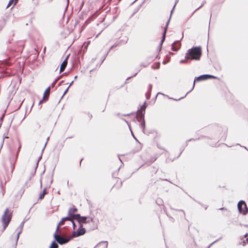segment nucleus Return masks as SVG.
Returning <instances> with one entry per match:
<instances>
[{
    "label": "nucleus",
    "mask_w": 248,
    "mask_h": 248,
    "mask_svg": "<svg viewBox=\"0 0 248 248\" xmlns=\"http://www.w3.org/2000/svg\"><path fill=\"white\" fill-rule=\"evenodd\" d=\"M147 107V104L146 102L145 101L143 105L140 106V109L138 108V110L136 112H133L128 114H123V116H128L135 113H138L136 114L135 117L137 121L140 123V128L142 129V132L145 134H147L145 131L146 124L144 119L145 109Z\"/></svg>",
    "instance_id": "1"
},
{
    "label": "nucleus",
    "mask_w": 248,
    "mask_h": 248,
    "mask_svg": "<svg viewBox=\"0 0 248 248\" xmlns=\"http://www.w3.org/2000/svg\"><path fill=\"white\" fill-rule=\"evenodd\" d=\"M202 55V50L201 46H193L187 51L185 58L190 61L193 60L199 61L200 60Z\"/></svg>",
    "instance_id": "2"
},
{
    "label": "nucleus",
    "mask_w": 248,
    "mask_h": 248,
    "mask_svg": "<svg viewBox=\"0 0 248 248\" xmlns=\"http://www.w3.org/2000/svg\"><path fill=\"white\" fill-rule=\"evenodd\" d=\"M209 79H218V78L217 77L214 76L212 75H209V74H203V75H200L197 77H195L194 78V81H193V86H192V89L189 92H188L184 96L178 99H174V100H176V101H179V100H181V99L185 98L188 93H190L191 91H192L194 89V88L195 87V84L196 82H200V81L207 80Z\"/></svg>",
    "instance_id": "3"
},
{
    "label": "nucleus",
    "mask_w": 248,
    "mask_h": 248,
    "mask_svg": "<svg viewBox=\"0 0 248 248\" xmlns=\"http://www.w3.org/2000/svg\"><path fill=\"white\" fill-rule=\"evenodd\" d=\"M8 209L6 208L1 217V220L3 226V231L7 227L12 219V214L10 213H8Z\"/></svg>",
    "instance_id": "4"
},
{
    "label": "nucleus",
    "mask_w": 248,
    "mask_h": 248,
    "mask_svg": "<svg viewBox=\"0 0 248 248\" xmlns=\"http://www.w3.org/2000/svg\"><path fill=\"white\" fill-rule=\"evenodd\" d=\"M69 210H71V214L73 215L71 216L72 218L77 220L78 223L85 222L86 217L81 216L79 214H75L78 211V209L76 207L70 208Z\"/></svg>",
    "instance_id": "5"
},
{
    "label": "nucleus",
    "mask_w": 248,
    "mask_h": 248,
    "mask_svg": "<svg viewBox=\"0 0 248 248\" xmlns=\"http://www.w3.org/2000/svg\"><path fill=\"white\" fill-rule=\"evenodd\" d=\"M86 221L85 222H83L84 224H88L89 228H88V232H91L92 231L97 229L98 228V226L97 223L95 222L94 221L93 218V217H90L89 216H86Z\"/></svg>",
    "instance_id": "6"
},
{
    "label": "nucleus",
    "mask_w": 248,
    "mask_h": 248,
    "mask_svg": "<svg viewBox=\"0 0 248 248\" xmlns=\"http://www.w3.org/2000/svg\"><path fill=\"white\" fill-rule=\"evenodd\" d=\"M79 227L76 231H73L72 234L73 238L78 237L81 235H84L86 232V230L85 228H83V222L78 223Z\"/></svg>",
    "instance_id": "7"
},
{
    "label": "nucleus",
    "mask_w": 248,
    "mask_h": 248,
    "mask_svg": "<svg viewBox=\"0 0 248 248\" xmlns=\"http://www.w3.org/2000/svg\"><path fill=\"white\" fill-rule=\"evenodd\" d=\"M237 208L240 213L245 215L248 213V208L244 201H240L237 204Z\"/></svg>",
    "instance_id": "8"
},
{
    "label": "nucleus",
    "mask_w": 248,
    "mask_h": 248,
    "mask_svg": "<svg viewBox=\"0 0 248 248\" xmlns=\"http://www.w3.org/2000/svg\"><path fill=\"white\" fill-rule=\"evenodd\" d=\"M57 242L60 245H62L65 244L69 242L71 240H72L73 238L72 235L69 236L67 238H63L61 237L59 234L57 233Z\"/></svg>",
    "instance_id": "9"
},
{
    "label": "nucleus",
    "mask_w": 248,
    "mask_h": 248,
    "mask_svg": "<svg viewBox=\"0 0 248 248\" xmlns=\"http://www.w3.org/2000/svg\"><path fill=\"white\" fill-rule=\"evenodd\" d=\"M71 216H73L71 214V210H68L67 216L64 217L62 218L61 220L58 224L56 228V231L58 232L59 230V228L60 225L63 224V222L65 220L68 221H72V218L71 217Z\"/></svg>",
    "instance_id": "10"
},
{
    "label": "nucleus",
    "mask_w": 248,
    "mask_h": 248,
    "mask_svg": "<svg viewBox=\"0 0 248 248\" xmlns=\"http://www.w3.org/2000/svg\"><path fill=\"white\" fill-rule=\"evenodd\" d=\"M57 231H55V232L53 234V237L54 240L51 242L49 248H58L59 246L57 242Z\"/></svg>",
    "instance_id": "11"
},
{
    "label": "nucleus",
    "mask_w": 248,
    "mask_h": 248,
    "mask_svg": "<svg viewBox=\"0 0 248 248\" xmlns=\"http://www.w3.org/2000/svg\"><path fill=\"white\" fill-rule=\"evenodd\" d=\"M181 46V44L180 41H175L172 44L171 50L176 52L180 48Z\"/></svg>",
    "instance_id": "12"
},
{
    "label": "nucleus",
    "mask_w": 248,
    "mask_h": 248,
    "mask_svg": "<svg viewBox=\"0 0 248 248\" xmlns=\"http://www.w3.org/2000/svg\"><path fill=\"white\" fill-rule=\"evenodd\" d=\"M68 56L66 57L65 60L62 63L60 66V73L63 72L65 68H66L67 64V58H68Z\"/></svg>",
    "instance_id": "13"
},
{
    "label": "nucleus",
    "mask_w": 248,
    "mask_h": 248,
    "mask_svg": "<svg viewBox=\"0 0 248 248\" xmlns=\"http://www.w3.org/2000/svg\"><path fill=\"white\" fill-rule=\"evenodd\" d=\"M152 87H153L152 84H149V85L148 86V91L145 94L146 98L147 100H149L151 97Z\"/></svg>",
    "instance_id": "14"
},
{
    "label": "nucleus",
    "mask_w": 248,
    "mask_h": 248,
    "mask_svg": "<svg viewBox=\"0 0 248 248\" xmlns=\"http://www.w3.org/2000/svg\"><path fill=\"white\" fill-rule=\"evenodd\" d=\"M49 95V92H48V93L46 94H45L44 93L43 98L39 102V105L42 103L46 102L48 99Z\"/></svg>",
    "instance_id": "15"
},
{
    "label": "nucleus",
    "mask_w": 248,
    "mask_h": 248,
    "mask_svg": "<svg viewBox=\"0 0 248 248\" xmlns=\"http://www.w3.org/2000/svg\"><path fill=\"white\" fill-rule=\"evenodd\" d=\"M67 74V73L65 72V73H64L63 74H62V75H60L59 76V77H58L55 79V80L52 82V83L51 84V87H54L56 84V83H57V82L62 78V77L63 75H66Z\"/></svg>",
    "instance_id": "16"
},
{
    "label": "nucleus",
    "mask_w": 248,
    "mask_h": 248,
    "mask_svg": "<svg viewBox=\"0 0 248 248\" xmlns=\"http://www.w3.org/2000/svg\"><path fill=\"white\" fill-rule=\"evenodd\" d=\"M17 3L16 0H10L6 8L10 7L12 5H15Z\"/></svg>",
    "instance_id": "17"
},
{
    "label": "nucleus",
    "mask_w": 248,
    "mask_h": 248,
    "mask_svg": "<svg viewBox=\"0 0 248 248\" xmlns=\"http://www.w3.org/2000/svg\"><path fill=\"white\" fill-rule=\"evenodd\" d=\"M42 153H41V155H40V156L38 157V160H37V163H36V167H35V171H34V173H32V175H34L35 173V172H36V169H37V168L38 167V163L40 161V160L41 159L42 157Z\"/></svg>",
    "instance_id": "18"
},
{
    "label": "nucleus",
    "mask_w": 248,
    "mask_h": 248,
    "mask_svg": "<svg viewBox=\"0 0 248 248\" xmlns=\"http://www.w3.org/2000/svg\"><path fill=\"white\" fill-rule=\"evenodd\" d=\"M6 109H5L4 110V113L2 114V115H1V116L0 118V128L1 126L2 122L3 121L4 118L5 114H6Z\"/></svg>",
    "instance_id": "19"
},
{
    "label": "nucleus",
    "mask_w": 248,
    "mask_h": 248,
    "mask_svg": "<svg viewBox=\"0 0 248 248\" xmlns=\"http://www.w3.org/2000/svg\"><path fill=\"white\" fill-rule=\"evenodd\" d=\"M128 38L127 37H125L124 39H122L120 41L119 44H125L128 41Z\"/></svg>",
    "instance_id": "20"
},
{
    "label": "nucleus",
    "mask_w": 248,
    "mask_h": 248,
    "mask_svg": "<svg viewBox=\"0 0 248 248\" xmlns=\"http://www.w3.org/2000/svg\"><path fill=\"white\" fill-rule=\"evenodd\" d=\"M156 203L158 205H162L163 206H164L163 205V200L160 199V198H157L156 200Z\"/></svg>",
    "instance_id": "21"
},
{
    "label": "nucleus",
    "mask_w": 248,
    "mask_h": 248,
    "mask_svg": "<svg viewBox=\"0 0 248 248\" xmlns=\"http://www.w3.org/2000/svg\"><path fill=\"white\" fill-rule=\"evenodd\" d=\"M24 223H25V221H23L17 228V230H18L19 231H21V232H22L23 227Z\"/></svg>",
    "instance_id": "22"
},
{
    "label": "nucleus",
    "mask_w": 248,
    "mask_h": 248,
    "mask_svg": "<svg viewBox=\"0 0 248 248\" xmlns=\"http://www.w3.org/2000/svg\"><path fill=\"white\" fill-rule=\"evenodd\" d=\"M140 69H139V70H138L137 72L136 73H135L133 76L128 77V78H126V79L125 81L124 82V84H126V83H127V81L128 80H129V79H130L131 78H133V77H135V76L137 75V73H138L139 71H140Z\"/></svg>",
    "instance_id": "23"
},
{
    "label": "nucleus",
    "mask_w": 248,
    "mask_h": 248,
    "mask_svg": "<svg viewBox=\"0 0 248 248\" xmlns=\"http://www.w3.org/2000/svg\"><path fill=\"white\" fill-rule=\"evenodd\" d=\"M8 137L6 136L5 135V134L3 135V139H2V140L1 141V145H0V149H1L2 146H3V143H4V139H6V138H8Z\"/></svg>",
    "instance_id": "24"
},
{
    "label": "nucleus",
    "mask_w": 248,
    "mask_h": 248,
    "mask_svg": "<svg viewBox=\"0 0 248 248\" xmlns=\"http://www.w3.org/2000/svg\"><path fill=\"white\" fill-rule=\"evenodd\" d=\"M150 63V62H141L140 64V66H142V67H146L147 65H148Z\"/></svg>",
    "instance_id": "25"
},
{
    "label": "nucleus",
    "mask_w": 248,
    "mask_h": 248,
    "mask_svg": "<svg viewBox=\"0 0 248 248\" xmlns=\"http://www.w3.org/2000/svg\"><path fill=\"white\" fill-rule=\"evenodd\" d=\"M69 89V86H68V87L64 91L62 95V97L61 98V99L59 101L58 103L60 102L62 98V97L64 96V95L68 92Z\"/></svg>",
    "instance_id": "26"
},
{
    "label": "nucleus",
    "mask_w": 248,
    "mask_h": 248,
    "mask_svg": "<svg viewBox=\"0 0 248 248\" xmlns=\"http://www.w3.org/2000/svg\"><path fill=\"white\" fill-rule=\"evenodd\" d=\"M21 231H18L17 235H16V243H15V246H16V245H17V242H18V240L19 239V235L21 233Z\"/></svg>",
    "instance_id": "27"
},
{
    "label": "nucleus",
    "mask_w": 248,
    "mask_h": 248,
    "mask_svg": "<svg viewBox=\"0 0 248 248\" xmlns=\"http://www.w3.org/2000/svg\"><path fill=\"white\" fill-rule=\"evenodd\" d=\"M187 146V142H186L185 144L184 145H183L182 147V151L181 152H180V153L179 154V155H178V156H177V158H178L180 155H181L182 153L183 152V151H184L185 148Z\"/></svg>",
    "instance_id": "28"
},
{
    "label": "nucleus",
    "mask_w": 248,
    "mask_h": 248,
    "mask_svg": "<svg viewBox=\"0 0 248 248\" xmlns=\"http://www.w3.org/2000/svg\"><path fill=\"white\" fill-rule=\"evenodd\" d=\"M45 195V194L44 193L41 192L39 196L38 200L43 199L44 198Z\"/></svg>",
    "instance_id": "29"
},
{
    "label": "nucleus",
    "mask_w": 248,
    "mask_h": 248,
    "mask_svg": "<svg viewBox=\"0 0 248 248\" xmlns=\"http://www.w3.org/2000/svg\"><path fill=\"white\" fill-rule=\"evenodd\" d=\"M178 1H179V0H175V3H174V4L173 5V7L172 9H171V10L170 11L171 12V15L172 14V13H173V10H174V9L175 8V7L176 6V5L177 3L178 2Z\"/></svg>",
    "instance_id": "30"
},
{
    "label": "nucleus",
    "mask_w": 248,
    "mask_h": 248,
    "mask_svg": "<svg viewBox=\"0 0 248 248\" xmlns=\"http://www.w3.org/2000/svg\"><path fill=\"white\" fill-rule=\"evenodd\" d=\"M166 33H165L164 32L163 33L162 39L160 41V42H161V43H163L164 41H165V38H166Z\"/></svg>",
    "instance_id": "31"
},
{
    "label": "nucleus",
    "mask_w": 248,
    "mask_h": 248,
    "mask_svg": "<svg viewBox=\"0 0 248 248\" xmlns=\"http://www.w3.org/2000/svg\"><path fill=\"white\" fill-rule=\"evenodd\" d=\"M49 139V137H48L47 138V139H46V143H45V145H44V147H43V149H42V153H43V152H44V150H45V148H46V144H47V142H48V141Z\"/></svg>",
    "instance_id": "32"
},
{
    "label": "nucleus",
    "mask_w": 248,
    "mask_h": 248,
    "mask_svg": "<svg viewBox=\"0 0 248 248\" xmlns=\"http://www.w3.org/2000/svg\"><path fill=\"white\" fill-rule=\"evenodd\" d=\"M110 51V49H108V52L106 53V54H105L104 56V58L103 59H102V62H101V64L104 62V61L105 60L106 57L108 56L109 52Z\"/></svg>",
    "instance_id": "33"
},
{
    "label": "nucleus",
    "mask_w": 248,
    "mask_h": 248,
    "mask_svg": "<svg viewBox=\"0 0 248 248\" xmlns=\"http://www.w3.org/2000/svg\"><path fill=\"white\" fill-rule=\"evenodd\" d=\"M205 3H206V1H205V0H204V1H203V2H202V4L200 6H199L198 8H197V9H196V10L193 12V14L194 12H195L196 11H197L198 10H199V9H200L201 7H202L204 5V4Z\"/></svg>",
    "instance_id": "34"
},
{
    "label": "nucleus",
    "mask_w": 248,
    "mask_h": 248,
    "mask_svg": "<svg viewBox=\"0 0 248 248\" xmlns=\"http://www.w3.org/2000/svg\"><path fill=\"white\" fill-rule=\"evenodd\" d=\"M74 220H75L74 218H72V221H70L72 223V226L73 228V230H75L76 228V225L75 223L74 222Z\"/></svg>",
    "instance_id": "35"
},
{
    "label": "nucleus",
    "mask_w": 248,
    "mask_h": 248,
    "mask_svg": "<svg viewBox=\"0 0 248 248\" xmlns=\"http://www.w3.org/2000/svg\"><path fill=\"white\" fill-rule=\"evenodd\" d=\"M193 199L195 201H196V202H197L199 204H201V205L203 206L204 207V208L205 210H206V209H207V207H208L207 205H203V204H202L201 203V202H199L197 201L196 200H195V199Z\"/></svg>",
    "instance_id": "36"
},
{
    "label": "nucleus",
    "mask_w": 248,
    "mask_h": 248,
    "mask_svg": "<svg viewBox=\"0 0 248 248\" xmlns=\"http://www.w3.org/2000/svg\"><path fill=\"white\" fill-rule=\"evenodd\" d=\"M84 2L83 1H82L81 3V5L79 8V9L78 10V12H79L82 8L83 5H84Z\"/></svg>",
    "instance_id": "37"
},
{
    "label": "nucleus",
    "mask_w": 248,
    "mask_h": 248,
    "mask_svg": "<svg viewBox=\"0 0 248 248\" xmlns=\"http://www.w3.org/2000/svg\"><path fill=\"white\" fill-rule=\"evenodd\" d=\"M171 15L170 14L169 20L167 21V22L166 23V25H165L166 26L168 27V26L169 25V23H170V18H171Z\"/></svg>",
    "instance_id": "38"
},
{
    "label": "nucleus",
    "mask_w": 248,
    "mask_h": 248,
    "mask_svg": "<svg viewBox=\"0 0 248 248\" xmlns=\"http://www.w3.org/2000/svg\"><path fill=\"white\" fill-rule=\"evenodd\" d=\"M140 6L137 7L136 9H135L134 12L132 15L131 16H133L134 15H135L139 10Z\"/></svg>",
    "instance_id": "39"
},
{
    "label": "nucleus",
    "mask_w": 248,
    "mask_h": 248,
    "mask_svg": "<svg viewBox=\"0 0 248 248\" xmlns=\"http://www.w3.org/2000/svg\"><path fill=\"white\" fill-rule=\"evenodd\" d=\"M162 44H163V43H161V42H160V44L159 45V46L158 47V49L159 51H160L161 50Z\"/></svg>",
    "instance_id": "40"
},
{
    "label": "nucleus",
    "mask_w": 248,
    "mask_h": 248,
    "mask_svg": "<svg viewBox=\"0 0 248 248\" xmlns=\"http://www.w3.org/2000/svg\"><path fill=\"white\" fill-rule=\"evenodd\" d=\"M118 44H114L113 45H112V46L110 47V48L109 49H110V50H111V49H112L113 48H114V47H115L117 46H118Z\"/></svg>",
    "instance_id": "41"
},
{
    "label": "nucleus",
    "mask_w": 248,
    "mask_h": 248,
    "mask_svg": "<svg viewBox=\"0 0 248 248\" xmlns=\"http://www.w3.org/2000/svg\"><path fill=\"white\" fill-rule=\"evenodd\" d=\"M168 27L165 26V28L164 29V31H163L164 33H167V30H168Z\"/></svg>",
    "instance_id": "42"
},
{
    "label": "nucleus",
    "mask_w": 248,
    "mask_h": 248,
    "mask_svg": "<svg viewBox=\"0 0 248 248\" xmlns=\"http://www.w3.org/2000/svg\"><path fill=\"white\" fill-rule=\"evenodd\" d=\"M130 131H131V134L133 136V137L134 138V139L137 141L139 142L138 140H137V139L135 137V136H134L133 133L132 132V130L130 129Z\"/></svg>",
    "instance_id": "43"
},
{
    "label": "nucleus",
    "mask_w": 248,
    "mask_h": 248,
    "mask_svg": "<svg viewBox=\"0 0 248 248\" xmlns=\"http://www.w3.org/2000/svg\"><path fill=\"white\" fill-rule=\"evenodd\" d=\"M50 86L46 88V89L45 90V92H44V93L45 94H46V92L49 91V90H50Z\"/></svg>",
    "instance_id": "44"
},
{
    "label": "nucleus",
    "mask_w": 248,
    "mask_h": 248,
    "mask_svg": "<svg viewBox=\"0 0 248 248\" xmlns=\"http://www.w3.org/2000/svg\"><path fill=\"white\" fill-rule=\"evenodd\" d=\"M199 139H198L197 140H199ZM197 139H190L189 140H186V142H188V141H195Z\"/></svg>",
    "instance_id": "45"
},
{
    "label": "nucleus",
    "mask_w": 248,
    "mask_h": 248,
    "mask_svg": "<svg viewBox=\"0 0 248 248\" xmlns=\"http://www.w3.org/2000/svg\"><path fill=\"white\" fill-rule=\"evenodd\" d=\"M42 193H44L45 194H46L47 193V192H46V188L45 187L43 189V191L42 192Z\"/></svg>",
    "instance_id": "46"
},
{
    "label": "nucleus",
    "mask_w": 248,
    "mask_h": 248,
    "mask_svg": "<svg viewBox=\"0 0 248 248\" xmlns=\"http://www.w3.org/2000/svg\"><path fill=\"white\" fill-rule=\"evenodd\" d=\"M88 116H89V118L90 120H91V119L93 117L92 114L89 112L88 113Z\"/></svg>",
    "instance_id": "47"
},
{
    "label": "nucleus",
    "mask_w": 248,
    "mask_h": 248,
    "mask_svg": "<svg viewBox=\"0 0 248 248\" xmlns=\"http://www.w3.org/2000/svg\"><path fill=\"white\" fill-rule=\"evenodd\" d=\"M221 238V237H220L218 239L214 241L212 243H211L210 245V246H211L212 245H213V244H214L215 243L217 242L219 240H220V239Z\"/></svg>",
    "instance_id": "48"
},
{
    "label": "nucleus",
    "mask_w": 248,
    "mask_h": 248,
    "mask_svg": "<svg viewBox=\"0 0 248 248\" xmlns=\"http://www.w3.org/2000/svg\"><path fill=\"white\" fill-rule=\"evenodd\" d=\"M25 191V189L24 188V187L21 188V190H20V192H21L22 194H23Z\"/></svg>",
    "instance_id": "49"
},
{
    "label": "nucleus",
    "mask_w": 248,
    "mask_h": 248,
    "mask_svg": "<svg viewBox=\"0 0 248 248\" xmlns=\"http://www.w3.org/2000/svg\"><path fill=\"white\" fill-rule=\"evenodd\" d=\"M87 201L88 204L89 205V206L91 207L92 206L91 205V202L90 201H89L88 200H87Z\"/></svg>",
    "instance_id": "50"
},
{
    "label": "nucleus",
    "mask_w": 248,
    "mask_h": 248,
    "mask_svg": "<svg viewBox=\"0 0 248 248\" xmlns=\"http://www.w3.org/2000/svg\"><path fill=\"white\" fill-rule=\"evenodd\" d=\"M122 120L123 121H124L128 125V126L130 127V126L129 125L128 122L124 118H123Z\"/></svg>",
    "instance_id": "51"
},
{
    "label": "nucleus",
    "mask_w": 248,
    "mask_h": 248,
    "mask_svg": "<svg viewBox=\"0 0 248 248\" xmlns=\"http://www.w3.org/2000/svg\"><path fill=\"white\" fill-rule=\"evenodd\" d=\"M185 62H186V60H185H185H181V61H180V62L181 63H184Z\"/></svg>",
    "instance_id": "52"
},
{
    "label": "nucleus",
    "mask_w": 248,
    "mask_h": 248,
    "mask_svg": "<svg viewBox=\"0 0 248 248\" xmlns=\"http://www.w3.org/2000/svg\"><path fill=\"white\" fill-rule=\"evenodd\" d=\"M64 82V80H62L60 82V83H59V86H61L62 83H63Z\"/></svg>",
    "instance_id": "53"
},
{
    "label": "nucleus",
    "mask_w": 248,
    "mask_h": 248,
    "mask_svg": "<svg viewBox=\"0 0 248 248\" xmlns=\"http://www.w3.org/2000/svg\"><path fill=\"white\" fill-rule=\"evenodd\" d=\"M219 210H227L224 207H221V208H220L218 209Z\"/></svg>",
    "instance_id": "54"
},
{
    "label": "nucleus",
    "mask_w": 248,
    "mask_h": 248,
    "mask_svg": "<svg viewBox=\"0 0 248 248\" xmlns=\"http://www.w3.org/2000/svg\"><path fill=\"white\" fill-rule=\"evenodd\" d=\"M67 0V6H66V9L67 8V7L68 6V4H69V0Z\"/></svg>",
    "instance_id": "55"
},
{
    "label": "nucleus",
    "mask_w": 248,
    "mask_h": 248,
    "mask_svg": "<svg viewBox=\"0 0 248 248\" xmlns=\"http://www.w3.org/2000/svg\"><path fill=\"white\" fill-rule=\"evenodd\" d=\"M73 82H74V81H72L68 86H69V87H70L73 84Z\"/></svg>",
    "instance_id": "56"
},
{
    "label": "nucleus",
    "mask_w": 248,
    "mask_h": 248,
    "mask_svg": "<svg viewBox=\"0 0 248 248\" xmlns=\"http://www.w3.org/2000/svg\"><path fill=\"white\" fill-rule=\"evenodd\" d=\"M248 236V233H246L244 235V237H246Z\"/></svg>",
    "instance_id": "57"
},
{
    "label": "nucleus",
    "mask_w": 248,
    "mask_h": 248,
    "mask_svg": "<svg viewBox=\"0 0 248 248\" xmlns=\"http://www.w3.org/2000/svg\"><path fill=\"white\" fill-rule=\"evenodd\" d=\"M22 104V102L20 104V105H19V107L17 108V109H19L21 107V106Z\"/></svg>",
    "instance_id": "58"
},
{
    "label": "nucleus",
    "mask_w": 248,
    "mask_h": 248,
    "mask_svg": "<svg viewBox=\"0 0 248 248\" xmlns=\"http://www.w3.org/2000/svg\"><path fill=\"white\" fill-rule=\"evenodd\" d=\"M82 160H83V158H81V159H80V162H79L80 166H81V162H82Z\"/></svg>",
    "instance_id": "59"
},
{
    "label": "nucleus",
    "mask_w": 248,
    "mask_h": 248,
    "mask_svg": "<svg viewBox=\"0 0 248 248\" xmlns=\"http://www.w3.org/2000/svg\"><path fill=\"white\" fill-rule=\"evenodd\" d=\"M162 94V93H157V94L156 95V96H155V99L156 98V97H157V96L158 94Z\"/></svg>",
    "instance_id": "60"
},
{
    "label": "nucleus",
    "mask_w": 248,
    "mask_h": 248,
    "mask_svg": "<svg viewBox=\"0 0 248 248\" xmlns=\"http://www.w3.org/2000/svg\"><path fill=\"white\" fill-rule=\"evenodd\" d=\"M27 183H28V182L27 181V182L25 183V185H24V187H25L26 186H27Z\"/></svg>",
    "instance_id": "61"
},
{
    "label": "nucleus",
    "mask_w": 248,
    "mask_h": 248,
    "mask_svg": "<svg viewBox=\"0 0 248 248\" xmlns=\"http://www.w3.org/2000/svg\"><path fill=\"white\" fill-rule=\"evenodd\" d=\"M78 78V76H75L74 77V79H76Z\"/></svg>",
    "instance_id": "62"
},
{
    "label": "nucleus",
    "mask_w": 248,
    "mask_h": 248,
    "mask_svg": "<svg viewBox=\"0 0 248 248\" xmlns=\"http://www.w3.org/2000/svg\"><path fill=\"white\" fill-rule=\"evenodd\" d=\"M118 116H120V113H118L116 114Z\"/></svg>",
    "instance_id": "63"
},
{
    "label": "nucleus",
    "mask_w": 248,
    "mask_h": 248,
    "mask_svg": "<svg viewBox=\"0 0 248 248\" xmlns=\"http://www.w3.org/2000/svg\"><path fill=\"white\" fill-rule=\"evenodd\" d=\"M244 226L246 227H248V225H244Z\"/></svg>",
    "instance_id": "64"
}]
</instances>
